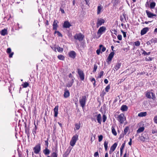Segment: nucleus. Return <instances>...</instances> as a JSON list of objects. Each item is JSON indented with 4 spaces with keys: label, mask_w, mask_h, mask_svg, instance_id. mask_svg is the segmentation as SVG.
<instances>
[{
    "label": "nucleus",
    "mask_w": 157,
    "mask_h": 157,
    "mask_svg": "<svg viewBox=\"0 0 157 157\" xmlns=\"http://www.w3.org/2000/svg\"><path fill=\"white\" fill-rule=\"evenodd\" d=\"M78 135L75 134L72 137L70 142V144L71 146L73 147L75 144L76 141L78 139Z\"/></svg>",
    "instance_id": "obj_1"
},
{
    "label": "nucleus",
    "mask_w": 157,
    "mask_h": 157,
    "mask_svg": "<svg viewBox=\"0 0 157 157\" xmlns=\"http://www.w3.org/2000/svg\"><path fill=\"white\" fill-rule=\"evenodd\" d=\"M87 100L86 97V95H83L82 96V98L79 100V103L81 106L83 108L85 105Z\"/></svg>",
    "instance_id": "obj_2"
},
{
    "label": "nucleus",
    "mask_w": 157,
    "mask_h": 157,
    "mask_svg": "<svg viewBox=\"0 0 157 157\" xmlns=\"http://www.w3.org/2000/svg\"><path fill=\"white\" fill-rule=\"evenodd\" d=\"M84 38V36L81 33L76 34L74 36L75 39L81 41L83 40Z\"/></svg>",
    "instance_id": "obj_3"
},
{
    "label": "nucleus",
    "mask_w": 157,
    "mask_h": 157,
    "mask_svg": "<svg viewBox=\"0 0 157 157\" xmlns=\"http://www.w3.org/2000/svg\"><path fill=\"white\" fill-rule=\"evenodd\" d=\"M78 73L79 75L80 80L83 81L84 79V74L83 71L79 68L77 69Z\"/></svg>",
    "instance_id": "obj_4"
},
{
    "label": "nucleus",
    "mask_w": 157,
    "mask_h": 157,
    "mask_svg": "<svg viewBox=\"0 0 157 157\" xmlns=\"http://www.w3.org/2000/svg\"><path fill=\"white\" fill-rule=\"evenodd\" d=\"M146 96L149 99H152L154 100L155 99V94L152 92H147L146 94Z\"/></svg>",
    "instance_id": "obj_5"
},
{
    "label": "nucleus",
    "mask_w": 157,
    "mask_h": 157,
    "mask_svg": "<svg viewBox=\"0 0 157 157\" xmlns=\"http://www.w3.org/2000/svg\"><path fill=\"white\" fill-rule=\"evenodd\" d=\"M117 119L121 124H122L125 120V117L124 118L123 114L121 113L118 115Z\"/></svg>",
    "instance_id": "obj_6"
},
{
    "label": "nucleus",
    "mask_w": 157,
    "mask_h": 157,
    "mask_svg": "<svg viewBox=\"0 0 157 157\" xmlns=\"http://www.w3.org/2000/svg\"><path fill=\"white\" fill-rule=\"evenodd\" d=\"M106 30V27L105 26H103L101 27L98 31L97 33L99 35V37L104 33Z\"/></svg>",
    "instance_id": "obj_7"
},
{
    "label": "nucleus",
    "mask_w": 157,
    "mask_h": 157,
    "mask_svg": "<svg viewBox=\"0 0 157 157\" xmlns=\"http://www.w3.org/2000/svg\"><path fill=\"white\" fill-rule=\"evenodd\" d=\"M41 149L40 145L38 144L36 145L33 148L34 152L36 154H38L40 152Z\"/></svg>",
    "instance_id": "obj_8"
},
{
    "label": "nucleus",
    "mask_w": 157,
    "mask_h": 157,
    "mask_svg": "<svg viewBox=\"0 0 157 157\" xmlns=\"http://www.w3.org/2000/svg\"><path fill=\"white\" fill-rule=\"evenodd\" d=\"M105 22V21L102 18H98L97 20V27L98 28L99 26L103 24H104Z\"/></svg>",
    "instance_id": "obj_9"
},
{
    "label": "nucleus",
    "mask_w": 157,
    "mask_h": 157,
    "mask_svg": "<svg viewBox=\"0 0 157 157\" xmlns=\"http://www.w3.org/2000/svg\"><path fill=\"white\" fill-rule=\"evenodd\" d=\"M149 28L148 27H145L141 31L140 34L141 36L145 34L146 33L148 32Z\"/></svg>",
    "instance_id": "obj_10"
},
{
    "label": "nucleus",
    "mask_w": 157,
    "mask_h": 157,
    "mask_svg": "<svg viewBox=\"0 0 157 157\" xmlns=\"http://www.w3.org/2000/svg\"><path fill=\"white\" fill-rule=\"evenodd\" d=\"M58 22L57 20H55L54 21L53 24V30H56L57 29V28L58 26Z\"/></svg>",
    "instance_id": "obj_11"
},
{
    "label": "nucleus",
    "mask_w": 157,
    "mask_h": 157,
    "mask_svg": "<svg viewBox=\"0 0 157 157\" xmlns=\"http://www.w3.org/2000/svg\"><path fill=\"white\" fill-rule=\"evenodd\" d=\"M114 52H111L109 54L107 58V60L108 61L110 62L112 60V59L114 56Z\"/></svg>",
    "instance_id": "obj_12"
},
{
    "label": "nucleus",
    "mask_w": 157,
    "mask_h": 157,
    "mask_svg": "<svg viewBox=\"0 0 157 157\" xmlns=\"http://www.w3.org/2000/svg\"><path fill=\"white\" fill-rule=\"evenodd\" d=\"M69 55L70 57L74 59L75 58L76 54L74 51H71L69 53Z\"/></svg>",
    "instance_id": "obj_13"
},
{
    "label": "nucleus",
    "mask_w": 157,
    "mask_h": 157,
    "mask_svg": "<svg viewBox=\"0 0 157 157\" xmlns=\"http://www.w3.org/2000/svg\"><path fill=\"white\" fill-rule=\"evenodd\" d=\"M71 26V24L68 21H65L63 25V27L65 28H69Z\"/></svg>",
    "instance_id": "obj_14"
},
{
    "label": "nucleus",
    "mask_w": 157,
    "mask_h": 157,
    "mask_svg": "<svg viewBox=\"0 0 157 157\" xmlns=\"http://www.w3.org/2000/svg\"><path fill=\"white\" fill-rule=\"evenodd\" d=\"M58 106L57 105L55 106V108L54 109V116L55 117H56L57 116L58 114Z\"/></svg>",
    "instance_id": "obj_15"
},
{
    "label": "nucleus",
    "mask_w": 157,
    "mask_h": 157,
    "mask_svg": "<svg viewBox=\"0 0 157 157\" xmlns=\"http://www.w3.org/2000/svg\"><path fill=\"white\" fill-rule=\"evenodd\" d=\"M70 96V93L68 90L65 89L64 90V93L63 95L64 97L65 98H67Z\"/></svg>",
    "instance_id": "obj_16"
},
{
    "label": "nucleus",
    "mask_w": 157,
    "mask_h": 157,
    "mask_svg": "<svg viewBox=\"0 0 157 157\" xmlns=\"http://www.w3.org/2000/svg\"><path fill=\"white\" fill-rule=\"evenodd\" d=\"M146 12L148 17L149 18H151L152 17L154 16H156V15L151 13L148 10H146Z\"/></svg>",
    "instance_id": "obj_17"
},
{
    "label": "nucleus",
    "mask_w": 157,
    "mask_h": 157,
    "mask_svg": "<svg viewBox=\"0 0 157 157\" xmlns=\"http://www.w3.org/2000/svg\"><path fill=\"white\" fill-rule=\"evenodd\" d=\"M50 152V150L47 147H46L45 149L43 151V153L46 155H49Z\"/></svg>",
    "instance_id": "obj_18"
},
{
    "label": "nucleus",
    "mask_w": 157,
    "mask_h": 157,
    "mask_svg": "<svg viewBox=\"0 0 157 157\" xmlns=\"http://www.w3.org/2000/svg\"><path fill=\"white\" fill-rule=\"evenodd\" d=\"M75 78H72L71 81L69 82L67 84V86L68 87H70L72 85L73 83L74 82V79H75Z\"/></svg>",
    "instance_id": "obj_19"
},
{
    "label": "nucleus",
    "mask_w": 157,
    "mask_h": 157,
    "mask_svg": "<svg viewBox=\"0 0 157 157\" xmlns=\"http://www.w3.org/2000/svg\"><path fill=\"white\" fill-rule=\"evenodd\" d=\"M117 143H115L111 146L110 147V150H112V152L114 151L117 146Z\"/></svg>",
    "instance_id": "obj_20"
},
{
    "label": "nucleus",
    "mask_w": 157,
    "mask_h": 157,
    "mask_svg": "<svg viewBox=\"0 0 157 157\" xmlns=\"http://www.w3.org/2000/svg\"><path fill=\"white\" fill-rule=\"evenodd\" d=\"M120 2V0H112L111 2L113 6L117 5Z\"/></svg>",
    "instance_id": "obj_21"
},
{
    "label": "nucleus",
    "mask_w": 157,
    "mask_h": 157,
    "mask_svg": "<svg viewBox=\"0 0 157 157\" xmlns=\"http://www.w3.org/2000/svg\"><path fill=\"white\" fill-rule=\"evenodd\" d=\"M128 109V107L126 105H122L121 108V109L122 111H126Z\"/></svg>",
    "instance_id": "obj_22"
},
{
    "label": "nucleus",
    "mask_w": 157,
    "mask_h": 157,
    "mask_svg": "<svg viewBox=\"0 0 157 157\" xmlns=\"http://www.w3.org/2000/svg\"><path fill=\"white\" fill-rule=\"evenodd\" d=\"M141 135L146 140H147L149 138L146 132H144Z\"/></svg>",
    "instance_id": "obj_23"
},
{
    "label": "nucleus",
    "mask_w": 157,
    "mask_h": 157,
    "mask_svg": "<svg viewBox=\"0 0 157 157\" xmlns=\"http://www.w3.org/2000/svg\"><path fill=\"white\" fill-rule=\"evenodd\" d=\"M1 34L2 36H5L7 34V30L5 29H2L1 32Z\"/></svg>",
    "instance_id": "obj_24"
},
{
    "label": "nucleus",
    "mask_w": 157,
    "mask_h": 157,
    "mask_svg": "<svg viewBox=\"0 0 157 157\" xmlns=\"http://www.w3.org/2000/svg\"><path fill=\"white\" fill-rule=\"evenodd\" d=\"M147 115L146 112H142L138 114V116L139 117H144L146 116Z\"/></svg>",
    "instance_id": "obj_25"
},
{
    "label": "nucleus",
    "mask_w": 157,
    "mask_h": 157,
    "mask_svg": "<svg viewBox=\"0 0 157 157\" xmlns=\"http://www.w3.org/2000/svg\"><path fill=\"white\" fill-rule=\"evenodd\" d=\"M97 120L98 122L100 124H101V116L100 114H99L97 116Z\"/></svg>",
    "instance_id": "obj_26"
},
{
    "label": "nucleus",
    "mask_w": 157,
    "mask_h": 157,
    "mask_svg": "<svg viewBox=\"0 0 157 157\" xmlns=\"http://www.w3.org/2000/svg\"><path fill=\"white\" fill-rule=\"evenodd\" d=\"M58 151L57 149H56L54 152H53L52 155V157H58Z\"/></svg>",
    "instance_id": "obj_27"
},
{
    "label": "nucleus",
    "mask_w": 157,
    "mask_h": 157,
    "mask_svg": "<svg viewBox=\"0 0 157 157\" xmlns=\"http://www.w3.org/2000/svg\"><path fill=\"white\" fill-rule=\"evenodd\" d=\"M144 129V127H142L139 128L137 130V133H140L143 132Z\"/></svg>",
    "instance_id": "obj_28"
},
{
    "label": "nucleus",
    "mask_w": 157,
    "mask_h": 157,
    "mask_svg": "<svg viewBox=\"0 0 157 157\" xmlns=\"http://www.w3.org/2000/svg\"><path fill=\"white\" fill-rule=\"evenodd\" d=\"M121 65V63H117L116 66H115L114 68L116 70H117L120 68Z\"/></svg>",
    "instance_id": "obj_29"
},
{
    "label": "nucleus",
    "mask_w": 157,
    "mask_h": 157,
    "mask_svg": "<svg viewBox=\"0 0 157 157\" xmlns=\"http://www.w3.org/2000/svg\"><path fill=\"white\" fill-rule=\"evenodd\" d=\"M103 47V45L102 44H100L99 45V48L97 49L96 51V53L98 55H99L100 52L101 50V48Z\"/></svg>",
    "instance_id": "obj_30"
},
{
    "label": "nucleus",
    "mask_w": 157,
    "mask_h": 157,
    "mask_svg": "<svg viewBox=\"0 0 157 157\" xmlns=\"http://www.w3.org/2000/svg\"><path fill=\"white\" fill-rule=\"evenodd\" d=\"M34 125H35L34 128L33 129V131H32V133L34 135V136H35V134L36 133V130L37 128V127L36 126L35 124V123H34Z\"/></svg>",
    "instance_id": "obj_31"
},
{
    "label": "nucleus",
    "mask_w": 157,
    "mask_h": 157,
    "mask_svg": "<svg viewBox=\"0 0 157 157\" xmlns=\"http://www.w3.org/2000/svg\"><path fill=\"white\" fill-rule=\"evenodd\" d=\"M57 57L59 59L62 60H64L65 58L64 56L62 55H58Z\"/></svg>",
    "instance_id": "obj_32"
},
{
    "label": "nucleus",
    "mask_w": 157,
    "mask_h": 157,
    "mask_svg": "<svg viewBox=\"0 0 157 157\" xmlns=\"http://www.w3.org/2000/svg\"><path fill=\"white\" fill-rule=\"evenodd\" d=\"M108 143V142L106 141H105L104 143V146L105 151H107V150Z\"/></svg>",
    "instance_id": "obj_33"
},
{
    "label": "nucleus",
    "mask_w": 157,
    "mask_h": 157,
    "mask_svg": "<svg viewBox=\"0 0 157 157\" xmlns=\"http://www.w3.org/2000/svg\"><path fill=\"white\" fill-rule=\"evenodd\" d=\"M56 49H57V51L60 52H62L63 50V48H60L59 46L56 48Z\"/></svg>",
    "instance_id": "obj_34"
},
{
    "label": "nucleus",
    "mask_w": 157,
    "mask_h": 157,
    "mask_svg": "<svg viewBox=\"0 0 157 157\" xmlns=\"http://www.w3.org/2000/svg\"><path fill=\"white\" fill-rule=\"evenodd\" d=\"M155 6V2H152L150 3V7L151 9H153Z\"/></svg>",
    "instance_id": "obj_35"
},
{
    "label": "nucleus",
    "mask_w": 157,
    "mask_h": 157,
    "mask_svg": "<svg viewBox=\"0 0 157 157\" xmlns=\"http://www.w3.org/2000/svg\"><path fill=\"white\" fill-rule=\"evenodd\" d=\"M80 123H76L75 124V128L77 130H78L80 128Z\"/></svg>",
    "instance_id": "obj_36"
},
{
    "label": "nucleus",
    "mask_w": 157,
    "mask_h": 157,
    "mask_svg": "<svg viewBox=\"0 0 157 157\" xmlns=\"http://www.w3.org/2000/svg\"><path fill=\"white\" fill-rule=\"evenodd\" d=\"M56 33H57V35L61 37H62L63 36V35H62V34H61V33L59 31H55L54 32V34H56Z\"/></svg>",
    "instance_id": "obj_37"
},
{
    "label": "nucleus",
    "mask_w": 157,
    "mask_h": 157,
    "mask_svg": "<svg viewBox=\"0 0 157 157\" xmlns=\"http://www.w3.org/2000/svg\"><path fill=\"white\" fill-rule=\"evenodd\" d=\"M112 132L113 134L114 135H115V136L117 135V133L116 132V131L115 129H114V128L113 127H112Z\"/></svg>",
    "instance_id": "obj_38"
},
{
    "label": "nucleus",
    "mask_w": 157,
    "mask_h": 157,
    "mask_svg": "<svg viewBox=\"0 0 157 157\" xmlns=\"http://www.w3.org/2000/svg\"><path fill=\"white\" fill-rule=\"evenodd\" d=\"M22 86H23V87L26 88L27 86H29V84L28 82H25L22 85Z\"/></svg>",
    "instance_id": "obj_39"
},
{
    "label": "nucleus",
    "mask_w": 157,
    "mask_h": 157,
    "mask_svg": "<svg viewBox=\"0 0 157 157\" xmlns=\"http://www.w3.org/2000/svg\"><path fill=\"white\" fill-rule=\"evenodd\" d=\"M97 66L96 64H94V65L93 70V73H94L96 71L97 69Z\"/></svg>",
    "instance_id": "obj_40"
},
{
    "label": "nucleus",
    "mask_w": 157,
    "mask_h": 157,
    "mask_svg": "<svg viewBox=\"0 0 157 157\" xmlns=\"http://www.w3.org/2000/svg\"><path fill=\"white\" fill-rule=\"evenodd\" d=\"M129 129V128L128 127H126L124 129V134L126 135Z\"/></svg>",
    "instance_id": "obj_41"
},
{
    "label": "nucleus",
    "mask_w": 157,
    "mask_h": 157,
    "mask_svg": "<svg viewBox=\"0 0 157 157\" xmlns=\"http://www.w3.org/2000/svg\"><path fill=\"white\" fill-rule=\"evenodd\" d=\"M103 137V136L102 135H101L98 136L99 142H100L102 140Z\"/></svg>",
    "instance_id": "obj_42"
},
{
    "label": "nucleus",
    "mask_w": 157,
    "mask_h": 157,
    "mask_svg": "<svg viewBox=\"0 0 157 157\" xmlns=\"http://www.w3.org/2000/svg\"><path fill=\"white\" fill-rule=\"evenodd\" d=\"M107 119V117L105 115H103L102 117V120L103 122H105Z\"/></svg>",
    "instance_id": "obj_43"
},
{
    "label": "nucleus",
    "mask_w": 157,
    "mask_h": 157,
    "mask_svg": "<svg viewBox=\"0 0 157 157\" xmlns=\"http://www.w3.org/2000/svg\"><path fill=\"white\" fill-rule=\"evenodd\" d=\"M104 71H101L99 74V76H98V78H101V76L103 75Z\"/></svg>",
    "instance_id": "obj_44"
},
{
    "label": "nucleus",
    "mask_w": 157,
    "mask_h": 157,
    "mask_svg": "<svg viewBox=\"0 0 157 157\" xmlns=\"http://www.w3.org/2000/svg\"><path fill=\"white\" fill-rule=\"evenodd\" d=\"M135 44L136 46H139L140 45V42L139 41H136L135 42Z\"/></svg>",
    "instance_id": "obj_45"
},
{
    "label": "nucleus",
    "mask_w": 157,
    "mask_h": 157,
    "mask_svg": "<svg viewBox=\"0 0 157 157\" xmlns=\"http://www.w3.org/2000/svg\"><path fill=\"white\" fill-rule=\"evenodd\" d=\"M139 139L140 140L142 141L143 142H144L146 140L144 139L142 136L141 135L140 136Z\"/></svg>",
    "instance_id": "obj_46"
},
{
    "label": "nucleus",
    "mask_w": 157,
    "mask_h": 157,
    "mask_svg": "<svg viewBox=\"0 0 157 157\" xmlns=\"http://www.w3.org/2000/svg\"><path fill=\"white\" fill-rule=\"evenodd\" d=\"M110 88V86L109 85H108L105 88V90L107 92H108L109 91V90Z\"/></svg>",
    "instance_id": "obj_47"
},
{
    "label": "nucleus",
    "mask_w": 157,
    "mask_h": 157,
    "mask_svg": "<svg viewBox=\"0 0 157 157\" xmlns=\"http://www.w3.org/2000/svg\"><path fill=\"white\" fill-rule=\"evenodd\" d=\"M86 2V4L87 6H89L90 3V0H84Z\"/></svg>",
    "instance_id": "obj_48"
},
{
    "label": "nucleus",
    "mask_w": 157,
    "mask_h": 157,
    "mask_svg": "<svg viewBox=\"0 0 157 157\" xmlns=\"http://www.w3.org/2000/svg\"><path fill=\"white\" fill-rule=\"evenodd\" d=\"M121 31L123 34L124 37V38L126 37V33L124 32L122 30H121Z\"/></svg>",
    "instance_id": "obj_49"
},
{
    "label": "nucleus",
    "mask_w": 157,
    "mask_h": 157,
    "mask_svg": "<svg viewBox=\"0 0 157 157\" xmlns=\"http://www.w3.org/2000/svg\"><path fill=\"white\" fill-rule=\"evenodd\" d=\"M125 142H124L122 144V145L120 148V149L123 150V149L125 147Z\"/></svg>",
    "instance_id": "obj_50"
},
{
    "label": "nucleus",
    "mask_w": 157,
    "mask_h": 157,
    "mask_svg": "<svg viewBox=\"0 0 157 157\" xmlns=\"http://www.w3.org/2000/svg\"><path fill=\"white\" fill-rule=\"evenodd\" d=\"M45 145L46 146V147H48V138L47 139V140H45Z\"/></svg>",
    "instance_id": "obj_51"
},
{
    "label": "nucleus",
    "mask_w": 157,
    "mask_h": 157,
    "mask_svg": "<svg viewBox=\"0 0 157 157\" xmlns=\"http://www.w3.org/2000/svg\"><path fill=\"white\" fill-rule=\"evenodd\" d=\"M94 156L95 157H99V154L98 151L96 152L94 154Z\"/></svg>",
    "instance_id": "obj_52"
},
{
    "label": "nucleus",
    "mask_w": 157,
    "mask_h": 157,
    "mask_svg": "<svg viewBox=\"0 0 157 157\" xmlns=\"http://www.w3.org/2000/svg\"><path fill=\"white\" fill-rule=\"evenodd\" d=\"M117 38L118 39L120 40H122V36L121 35H118L117 36Z\"/></svg>",
    "instance_id": "obj_53"
},
{
    "label": "nucleus",
    "mask_w": 157,
    "mask_h": 157,
    "mask_svg": "<svg viewBox=\"0 0 157 157\" xmlns=\"http://www.w3.org/2000/svg\"><path fill=\"white\" fill-rule=\"evenodd\" d=\"M125 135L124 134V133H122L120 135V136H119V139H121V138H123L124 137V136Z\"/></svg>",
    "instance_id": "obj_54"
},
{
    "label": "nucleus",
    "mask_w": 157,
    "mask_h": 157,
    "mask_svg": "<svg viewBox=\"0 0 157 157\" xmlns=\"http://www.w3.org/2000/svg\"><path fill=\"white\" fill-rule=\"evenodd\" d=\"M106 48L103 45V47L101 48V50L102 52H104L106 50Z\"/></svg>",
    "instance_id": "obj_55"
},
{
    "label": "nucleus",
    "mask_w": 157,
    "mask_h": 157,
    "mask_svg": "<svg viewBox=\"0 0 157 157\" xmlns=\"http://www.w3.org/2000/svg\"><path fill=\"white\" fill-rule=\"evenodd\" d=\"M69 153H68L67 151H66L65 153L63 155V157H67Z\"/></svg>",
    "instance_id": "obj_56"
},
{
    "label": "nucleus",
    "mask_w": 157,
    "mask_h": 157,
    "mask_svg": "<svg viewBox=\"0 0 157 157\" xmlns=\"http://www.w3.org/2000/svg\"><path fill=\"white\" fill-rule=\"evenodd\" d=\"M142 50L143 51V52L142 53V54L143 55H144V56L147 55V52L145 50H143L142 49Z\"/></svg>",
    "instance_id": "obj_57"
},
{
    "label": "nucleus",
    "mask_w": 157,
    "mask_h": 157,
    "mask_svg": "<svg viewBox=\"0 0 157 157\" xmlns=\"http://www.w3.org/2000/svg\"><path fill=\"white\" fill-rule=\"evenodd\" d=\"M7 52L8 53H10L11 52V49L10 48H8L7 49Z\"/></svg>",
    "instance_id": "obj_58"
},
{
    "label": "nucleus",
    "mask_w": 157,
    "mask_h": 157,
    "mask_svg": "<svg viewBox=\"0 0 157 157\" xmlns=\"http://www.w3.org/2000/svg\"><path fill=\"white\" fill-rule=\"evenodd\" d=\"M154 120L155 123H157V116H156L154 117Z\"/></svg>",
    "instance_id": "obj_59"
},
{
    "label": "nucleus",
    "mask_w": 157,
    "mask_h": 157,
    "mask_svg": "<svg viewBox=\"0 0 157 157\" xmlns=\"http://www.w3.org/2000/svg\"><path fill=\"white\" fill-rule=\"evenodd\" d=\"M68 76L70 78H74L71 73L69 74Z\"/></svg>",
    "instance_id": "obj_60"
},
{
    "label": "nucleus",
    "mask_w": 157,
    "mask_h": 157,
    "mask_svg": "<svg viewBox=\"0 0 157 157\" xmlns=\"http://www.w3.org/2000/svg\"><path fill=\"white\" fill-rule=\"evenodd\" d=\"M104 82L105 84H107L108 82V80L106 79H105L104 80Z\"/></svg>",
    "instance_id": "obj_61"
},
{
    "label": "nucleus",
    "mask_w": 157,
    "mask_h": 157,
    "mask_svg": "<svg viewBox=\"0 0 157 157\" xmlns=\"http://www.w3.org/2000/svg\"><path fill=\"white\" fill-rule=\"evenodd\" d=\"M13 52L11 53L9 55V57L11 58L12 57L13 55Z\"/></svg>",
    "instance_id": "obj_62"
},
{
    "label": "nucleus",
    "mask_w": 157,
    "mask_h": 157,
    "mask_svg": "<svg viewBox=\"0 0 157 157\" xmlns=\"http://www.w3.org/2000/svg\"><path fill=\"white\" fill-rule=\"evenodd\" d=\"M102 7L101 6H98V10H101Z\"/></svg>",
    "instance_id": "obj_63"
},
{
    "label": "nucleus",
    "mask_w": 157,
    "mask_h": 157,
    "mask_svg": "<svg viewBox=\"0 0 157 157\" xmlns=\"http://www.w3.org/2000/svg\"><path fill=\"white\" fill-rule=\"evenodd\" d=\"M123 150L120 149V155L121 156L123 154Z\"/></svg>",
    "instance_id": "obj_64"
}]
</instances>
